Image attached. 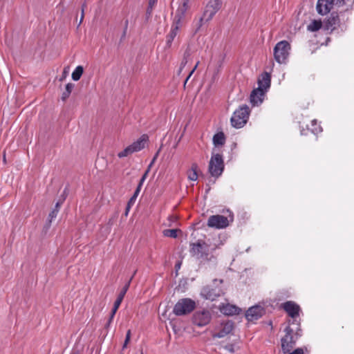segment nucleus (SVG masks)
<instances>
[{
  "label": "nucleus",
  "mask_w": 354,
  "mask_h": 354,
  "mask_svg": "<svg viewBox=\"0 0 354 354\" xmlns=\"http://www.w3.org/2000/svg\"><path fill=\"white\" fill-rule=\"evenodd\" d=\"M271 77L269 73H263L258 80V87L250 94V102L253 106H259L263 102L264 97L270 87Z\"/></svg>",
  "instance_id": "obj_1"
},
{
  "label": "nucleus",
  "mask_w": 354,
  "mask_h": 354,
  "mask_svg": "<svg viewBox=\"0 0 354 354\" xmlns=\"http://www.w3.org/2000/svg\"><path fill=\"white\" fill-rule=\"evenodd\" d=\"M250 108L248 105H241L233 113L231 118L232 125L239 129L243 127L249 118Z\"/></svg>",
  "instance_id": "obj_2"
},
{
  "label": "nucleus",
  "mask_w": 354,
  "mask_h": 354,
  "mask_svg": "<svg viewBox=\"0 0 354 354\" xmlns=\"http://www.w3.org/2000/svg\"><path fill=\"white\" fill-rule=\"evenodd\" d=\"M229 214L227 216H225L220 214L210 216L207 221V225L210 227L216 229H223L227 227L230 223L234 221L233 213L227 209V211Z\"/></svg>",
  "instance_id": "obj_3"
},
{
  "label": "nucleus",
  "mask_w": 354,
  "mask_h": 354,
  "mask_svg": "<svg viewBox=\"0 0 354 354\" xmlns=\"http://www.w3.org/2000/svg\"><path fill=\"white\" fill-rule=\"evenodd\" d=\"M196 308V302L190 298L180 299L173 308L176 316H183L191 313Z\"/></svg>",
  "instance_id": "obj_4"
},
{
  "label": "nucleus",
  "mask_w": 354,
  "mask_h": 354,
  "mask_svg": "<svg viewBox=\"0 0 354 354\" xmlns=\"http://www.w3.org/2000/svg\"><path fill=\"white\" fill-rule=\"evenodd\" d=\"M290 50V44L283 40L278 42L274 48V57L279 64H286Z\"/></svg>",
  "instance_id": "obj_5"
},
{
  "label": "nucleus",
  "mask_w": 354,
  "mask_h": 354,
  "mask_svg": "<svg viewBox=\"0 0 354 354\" xmlns=\"http://www.w3.org/2000/svg\"><path fill=\"white\" fill-rule=\"evenodd\" d=\"M186 10V3H184L183 6L179 8L175 15L174 24L171 26L169 33L167 36L166 44L167 46L170 47L171 44L174 39V38L177 35L178 30L179 29L180 19L184 12Z\"/></svg>",
  "instance_id": "obj_6"
},
{
  "label": "nucleus",
  "mask_w": 354,
  "mask_h": 354,
  "mask_svg": "<svg viewBox=\"0 0 354 354\" xmlns=\"http://www.w3.org/2000/svg\"><path fill=\"white\" fill-rule=\"evenodd\" d=\"M148 141V136L147 134H142V136L136 141L133 142L131 145L127 147L123 151L118 153L120 158L128 156L135 152L141 151L145 147Z\"/></svg>",
  "instance_id": "obj_7"
},
{
  "label": "nucleus",
  "mask_w": 354,
  "mask_h": 354,
  "mask_svg": "<svg viewBox=\"0 0 354 354\" xmlns=\"http://www.w3.org/2000/svg\"><path fill=\"white\" fill-rule=\"evenodd\" d=\"M288 324L285 329V335L281 339V349L283 353L290 352L295 345L297 339V336L293 335V328Z\"/></svg>",
  "instance_id": "obj_8"
},
{
  "label": "nucleus",
  "mask_w": 354,
  "mask_h": 354,
  "mask_svg": "<svg viewBox=\"0 0 354 354\" xmlns=\"http://www.w3.org/2000/svg\"><path fill=\"white\" fill-rule=\"evenodd\" d=\"M224 162L223 156L220 153H212L209 163V172L214 177L220 176L224 170Z\"/></svg>",
  "instance_id": "obj_9"
},
{
  "label": "nucleus",
  "mask_w": 354,
  "mask_h": 354,
  "mask_svg": "<svg viewBox=\"0 0 354 354\" xmlns=\"http://www.w3.org/2000/svg\"><path fill=\"white\" fill-rule=\"evenodd\" d=\"M209 246L202 240L196 243H190V253L198 259H207L209 256Z\"/></svg>",
  "instance_id": "obj_10"
},
{
  "label": "nucleus",
  "mask_w": 354,
  "mask_h": 354,
  "mask_svg": "<svg viewBox=\"0 0 354 354\" xmlns=\"http://www.w3.org/2000/svg\"><path fill=\"white\" fill-rule=\"evenodd\" d=\"M222 6L221 0H210L205 8L201 21H210Z\"/></svg>",
  "instance_id": "obj_11"
},
{
  "label": "nucleus",
  "mask_w": 354,
  "mask_h": 354,
  "mask_svg": "<svg viewBox=\"0 0 354 354\" xmlns=\"http://www.w3.org/2000/svg\"><path fill=\"white\" fill-rule=\"evenodd\" d=\"M223 295L221 287L217 286L207 285L201 290V295L205 299L214 301Z\"/></svg>",
  "instance_id": "obj_12"
},
{
  "label": "nucleus",
  "mask_w": 354,
  "mask_h": 354,
  "mask_svg": "<svg viewBox=\"0 0 354 354\" xmlns=\"http://www.w3.org/2000/svg\"><path fill=\"white\" fill-rule=\"evenodd\" d=\"M212 319V314L209 310L203 309L196 311L192 318L193 324L203 327L207 325Z\"/></svg>",
  "instance_id": "obj_13"
},
{
  "label": "nucleus",
  "mask_w": 354,
  "mask_h": 354,
  "mask_svg": "<svg viewBox=\"0 0 354 354\" xmlns=\"http://www.w3.org/2000/svg\"><path fill=\"white\" fill-rule=\"evenodd\" d=\"M281 308L292 319L289 321V324H295L297 322L296 318L299 315L300 306L295 301H288L281 304Z\"/></svg>",
  "instance_id": "obj_14"
},
{
  "label": "nucleus",
  "mask_w": 354,
  "mask_h": 354,
  "mask_svg": "<svg viewBox=\"0 0 354 354\" xmlns=\"http://www.w3.org/2000/svg\"><path fill=\"white\" fill-rule=\"evenodd\" d=\"M129 282H128L122 289V290L120 291V292L119 293V295H118V297L116 299V300L114 302V304H113V307L111 310V312L110 313V316H109V320L107 321L106 325H105V327L107 328L109 326V325L111 324V323L112 322L113 318H114V316L117 312V310H118L124 297V295L125 294L127 293L128 289H129Z\"/></svg>",
  "instance_id": "obj_15"
},
{
  "label": "nucleus",
  "mask_w": 354,
  "mask_h": 354,
  "mask_svg": "<svg viewBox=\"0 0 354 354\" xmlns=\"http://www.w3.org/2000/svg\"><path fill=\"white\" fill-rule=\"evenodd\" d=\"M266 313V309L260 305H255L248 308L245 316L248 322H253L260 319Z\"/></svg>",
  "instance_id": "obj_16"
},
{
  "label": "nucleus",
  "mask_w": 354,
  "mask_h": 354,
  "mask_svg": "<svg viewBox=\"0 0 354 354\" xmlns=\"http://www.w3.org/2000/svg\"><path fill=\"white\" fill-rule=\"evenodd\" d=\"M335 6L333 0H318L316 9L319 15H326L331 11Z\"/></svg>",
  "instance_id": "obj_17"
},
{
  "label": "nucleus",
  "mask_w": 354,
  "mask_h": 354,
  "mask_svg": "<svg viewBox=\"0 0 354 354\" xmlns=\"http://www.w3.org/2000/svg\"><path fill=\"white\" fill-rule=\"evenodd\" d=\"M221 328L218 333L212 334L213 338H222L230 334L234 328V322L231 320L223 322L221 323Z\"/></svg>",
  "instance_id": "obj_18"
},
{
  "label": "nucleus",
  "mask_w": 354,
  "mask_h": 354,
  "mask_svg": "<svg viewBox=\"0 0 354 354\" xmlns=\"http://www.w3.org/2000/svg\"><path fill=\"white\" fill-rule=\"evenodd\" d=\"M220 310L222 313L228 316L239 315L241 312V309L240 308L235 305L229 304L223 306Z\"/></svg>",
  "instance_id": "obj_19"
},
{
  "label": "nucleus",
  "mask_w": 354,
  "mask_h": 354,
  "mask_svg": "<svg viewBox=\"0 0 354 354\" xmlns=\"http://www.w3.org/2000/svg\"><path fill=\"white\" fill-rule=\"evenodd\" d=\"M62 203L63 201H57L55 204L54 209L49 213L48 219L44 226V227H46V229H48L50 227L52 223V220L57 217V214L59 211L60 206L62 204Z\"/></svg>",
  "instance_id": "obj_20"
},
{
  "label": "nucleus",
  "mask_w": 354,
  "mask_h": 354,
  "mask_svg": "<svg viewBox=\"0 0 354 354\" xmlns=\"http://www.w3.org/2000/svg\"><path fill=\"white\" fill-rule=\"evenodd\" d=\"M339 19L337 15L334 16L332 15L330 17L324 21V28L326 30L333 31L336 26L339 24Z\"/></svg>",
  "instance_id": "obj_21"
},
{
  "label": "nucleus",
  "mask_w": 354,
  "mask_h": 354,
  "mask_svg": "<svg viewBox=\"0 0 354 354\" xmlns=\"http://www.w3.org/2000/svg\"><path fill=\"white\" fill-rule=\"evenodd\" d=\"M212 140L213 144L216 147L223 146L225 143L226 137L225 134H214Z\"/></svg>",
  "instance_id": "obj_22"
},
{
  "label": "nucleus",
  "mask_w": 354,
  "mask_h": 354,
  "mask_svg": "<svg viewBox=\"0 0 354 354\" xmlns=\"http://www.w3.org/2000/svg\"><path fill=\"white\" fill-rule=\"evenodd\" d=\"M322 26L321 20H313L307 26V30L310 32H315L319 30Z\"/></svg>",
  "instance_id": "obj_23"
},
{
  "label": "nucleus",
  "mask_w": 354,
  "mask_h": 354,
  "mask_svg": "<svg viewBox=\"0 0 354 354\" xmlns=\"http://www.w3.org/2000/svg\"><path fill=\"white\" fill-rule=\"evenodd\" d=\"M139 193L140 192H138L137 191L135 190L133 196L129 200V201H128V203L127 204V206H126V209H125V212H124V216H127L128 215L130 209L131 208V207L135 203L136 200L138 196L139 195Z\"/></svg>",
  "instance_id": "obj_24"
},
{
  "label": "nucleus",
  "mask_w": 354,
  "mask_h": 354,
  "mask_svg": "<svg viewBox=\"0 0 354 354\" xmlns=\"http://www.w3.org/2000/svg\"><path fill=\"white\" fill-rule=\"evenodd\" d=\"M308 129L311 133H321L323 129L317 120H313L310 122V127L308 126Z\"/></svg>",
  "instance_id": "obj_25"
},
{
  "label": "nucleus",
  "mask_w": 354,
  "mask_h": 354,
  "mask_svg": "<svg viewBox=\"0 0 354 354\" xmlns=\"http://www.w3.org/2000/svg\"><path fill=\"white\" fill-rule=\"evenodd\" d=\"M183 134H181L180 136H178V135H176L174 138H173V134H169V138L167 142H169V146H171L172 148L175 149L177 147L179 142L182 139Z\"/></svg>",
  "instance_id": "obj_26"
},
{
  "label": "nucleus",
  "mask_w": 354,
  "mask_h": 354,
  "mask_svg": "<svg viewBox=\"0 0 354 354\" xmlns=\"http://www.w3.org/2000/svg\"><path fill=\"white\" fill-rule=\"evenodd\" d=\"M84 72V68L82 66H77L73 72L72 73L71 77L74 81H78Z\"/></svg>",
  "instance_id": "obj_27"
},
{
  "label": "nucleus",
  "mask_w": 354,
  "mask_h": 354,
  "mask_svg": "<svg viewBox=\"0 0 354 354\" xmlns=\"http://www.w3.org/2000/svg\"><path fill=\"white\" fill-rule=\"evenodd\" d=\"M181 232L179 229H167L163 231L164 236L171 238H176L178 232Z\"/></svg>",
  "instance_id": "obj_28"
},
{
  "label": "nucleus",
  "mask_w": 354,
  "mask_h": 354,
  "mask_svg": "<svg viewBox=\"0 0 354 354\" xmlns=\"http://www.w3.org/2000/svg\"><path fill=\"white\" fill-rule=\"evenodd\" d=\"M73 88H74V84L72 83H68L66 85V90H65V91L63 92L62 95V100H65L66 99H67L69 97Z\"/></svg>",
  "instance_id": "obj_29"
},
{
  "label": "nucleus",
  "mask_w": 354,
  "mask_h": 354,
  "mask_svg": "<svg viewBox=\"0 0 354 354\" xmlns=\"http://www.w3.org/2000/svg\"><path fill=\"white\" fill-rule=\"evenodd\" d=\"M197 168L198 166L196 164H193L192 165V171H189L188 174V178L189 180L192 181H195L198 178V174H197Z\"/></svg>",
  "instance_id": "obj_30"
},
{
  "label": "nucleus",
  "mask_w": 354,
  "mask_h": 354,
  "mask_svg": "<svg viewBox=\"0 0 354 354\" xmlns=\"http://www.w3.org/2000/svg\"><path fill=\"white\" fill-rule=\"evenodd\" d=\"M149 171H148L147 170L145 171V172L144 173V174L142 175V176L141 177L140 181H139V183L136 189V191H137L138 192H140V190H141V188H142V186L145 182V180H146L147 176H148V174H149Z\"/></svg>",
  "instance_id": "obj_31"
},
{
  "label": "nucleus",
  "mask_w": 354,
  "mask_h": 354,
  "mask_svg": "<svg viewBox=\"0 0 354 354\" xmlns=\"http://www.w3.org/2000/svg\"><path fill=\"white\" fill-rule=\"evenodd\" d=\"M190 56V53L189 50H186L184 53V57H183V59L181 62V64H180V69L182 70L185 66V65L187 64L188 62V58Z\"/></svg>",
  "instance_id": "obj_32"
},
{
  "label": "nucleus",
  "mask_w": 354,
  "mask_h": 354,
  "mask_svg": "<svg viewBox=\"0 0 354 354\" xmlns=\"http://www.w3.org/2000/svg\"><path fill=\"white\" fill-rule=\"evenodd\" d=\"M157 1L158 0H149V6H148V8L147 10V15H151L153 8L155 6V4L156 3Z\"/></svg>",
  "instance_id": "obj_33"
},
{
  "label": "nucleus",
  "mask_w": 354,
  "mask_h": 354,
  "mask_svg": "<svg viewBox=\"0 0 354 354\" xmlns=\"http://www.w3.org/2000/svg\"><path fill=\"white\" fill-rule=\"evenodd\" d=\"M234 346L235 345L234 344H227L223 346V348L231 353H234L235 352Z\"/></svg>",
  "instance_id": "obj_34"
},
{
  "label": "nucleus",
  "mask_w": 354,
  "mask_h": 354,
  "mask_svg": "<svg viewBox=\"0 0 354 354\" xmlns=\"http://www.w3.org/2000/svg\"><path fill=\"white\" fill-rule=\"evenodd\" d=\"M295 324H296L298 326L295 332L293 330V335L295 336H297V339H299V338L301 336V329L300 328L299 323L296 322Z\"/></svg>",
  "instance_id": "obj_35"
},
{
  "label": "nucleus",
  "mask_w": 354,
  "mask_h": 354,
  "mask_svg": "<svg viewBox=\"0 0 354 354\" xmlns=\"http://www.w3.org/2000/svg\"><path fill=\"white\" fill-rule=\"evenodd\" d=\"M158 154H159V151H158L156 153V154L154 155V156H153V159L151 160V161L150 164L148 165V167H147V170L148 171H150L151 167H152V165L154 164V162H155V161H156V158H158Z\"/></svg>",
  "instance_id": "obj_36"
},
{
  "label": "nucleus",
  "mask_w": 354,
  "mask_h": 354,
  "mask_svg": "<svg viewBox=\"0 0 354 354\" xmlns=\"http://www.w3.org/2000/svg\"><path fill=\"white\" fill-rule=\"evenodd\" d=\"M333 1L335 3V6H337V7H341V6L345 5L347 1H348V0H333Z\"/></svg>",
  "instance_id": "obj_37"
},
{
  "label": "nucleus",
  "mask_w": 354,
  "mask_h": 354,
  "mask_svg": "<svg viewBox=\"0 0 354 354\" xmlns=\"http://www.w3.org/2000/svg\"><path fill=\"white\" fill-rule=\"evenodd\" d=\"M286 354H304V350L301 348H297L295 349L292 352H288Z\"/></svg>",
  "instance_id": "obj_38"
},
{
  "label": "nucleus",
  "mask_w": 354,
  "mask_h": 354,
  "mask_svg": "<svg viewBox=\"0 0 354 354\" xmlns=\"http://www.w3.org/2000/svg\"><path fill=\"white\" fill-rule=\"evenodd\" d=\"M130 338H131V330H128L127 332V334H126L125 339H124V342H126V344H128L129 342Z\"/></svg>",
  "instance_id": "obj_39"
},
{
  "label": "nucleus",
  "mask_w": 354,
  "mask_h": 354,
  "mask_svg": "<svg viewBox=\"0 0 354 354\" xmlns=\"http://www.w3.org/2000/svg\"><path fill=\"white\" fill-rule=\"evenodd\" d=\"M199 64V62H197L196 64L195 65L194 68L192 70V71L190 72L189 75H188V77H187L186 80H185V83L187 82L188 79L190 77V76L192 75V73H194V71L196 70V68H197L198 65Z\"/></svg>",
  "instance_id": "obj_40"
},
{
  "label": "nucleus",
  "mask_w": 354,
  "mask_h": 354,
  "mask_svg": "<svg viewBox=\"0 0 354 354\" xmlns=\"http://www.w3.org/2000/svg\"><path fill=\"white\" fill-rule=\"evenodd\" d=\"M180 266H181V262L180 261H178L176 263L175 265V268L176 270L179 269L180 268Z\"/></svg>",
  "instance_id": "obj_41"
},
{
  "label": "nucleus",
  "mask_w": 354,
  "mask_h": 354,
  "mask_svg": "<svg viewBox=\"0 0 354 354\" xmlns=\"http://www.w3.org/2000/svg\"><path fill=\"white\" fill-rule=\"evenodd\" d=\"M85 6V5H83L82 6V17H81V19H80V22H82V19H83V17H84V7Z\"/></svg>",
  "instance_id": "obj_42"
},
{
  "label": "nucleus",
  "mask_w": 354,
  "mask_h": 354,
  "mask_svg": "<svg viewBox=\"0 0 354 354\" xmlns=\"http://www.w3.org/2000/svg\"><path fill=\"white\" fill-rule=\"evenodd\" d=\"M70 354H79L78 351H73Z\"/></svg>",
  "instance_id": "obj_43"
},
{
  "label": "nucleus",
  "mask_w": 354,
  "mask_h": 354,
  "mask_svg": "<svg viewBox=\"0 0 354 354\" xmlns=\"http://www.w3.org/2000/svg\"><path fill=\"white\" fill-rule=\"evenodd\" d=\"M128 344H126V342H124V344H123V346H122V348H124L127 347Z\"/></svg>",
  "instance_id": "obj_44"
},
{
  "label": "nucleus",
  "mask_w": 354,
  "mask_h": 354,
  "mask_svg": "<svg viewBox=\"0 0 354 354\" xmlns=\"http://www.w3.org/2000/svg\"><path fill=\"white\" fill-rule=\"evenodd\" d=\"M209 190H210V187H208L206 189V190H205L206 194H207V193L209 192Z\"/></svg>",
  "instance_id": "obj_45"
},
{
  "label": "nucleus",
  "mask_w": 354,
  "mask_h": 354,
  "mask_svg": "<svg viewBox=\"0 0 354 354\" xmlns=\"http://www.w3.org/2000/svg\"><path fill=\"white\" fill-rule=\"evenodd\" d=\"M3 162L6 163V154L5 153H3Z\"/></svg>",
  "instance_id": "obj_46"
},
{
  "label": "nucleus",
  "mask_w": 354,
  "mask_h": 354,
  "mask_svg": "<svg viewBox=\"0 0 354 354\" xmlns=\"http://www.w3.org/2000/svg\"><path fill=\"white\" fill-rule=\"evenodd\" d=\"M170 218L172 219V221H174L176 219V218L174 216H171Z\"/></svg>",
  "instance_id": "obj_47"
},
{
  "label": "nucleus",
  "mask_w": 354,
  "mask_h": 354,
  "mask_svg": "<svg viewBox=\"0 0 354 354\" xmlns=\"http://www.w3.org/2000/svg\"><path fill=\"white\" fill-rule=\"evenodd\" d=\"M133 277H134V275H132V276L131 277V279H133ZM131 280V279H130V280H129V283H130Z\"/></svg>",
  "instance_id": "obj_48"
},
{
  "label": "nucleus",
  "mask_w": 354,
  "mask_h": 354,
  "mask_svg": "<svg viewBox=\"0 0 354 354\" xmlns=\"http://www.w3.org/2000/svg\"><path fill=\"white\" fill-rule=\"evenodd\" d=\"M133 277H134V275H132V276L131 277V279H133ZM131 280V279H130V280H129V283H130Z\"/></svg>",
  "instance_id": "obj_49"
},
{
  "label": "nucleus",
  "mask_w": 354,
  "mask_h": 354,
  "mask_svg": "<svg viewBox=\"0 0 354 354\" xmlns=\"http://www.w3.org/2000/svg\"><path fill=\"white\" fill-rule=\"evenodd\" d=\"M133 277H134V275H132V276L131 277V279H133ZM131 280V279H130V280H129V283H130Z\"/></svg>",
  "instance_id": "obj_50"
},
{
  "label": "nucleus",
  "mask_w": 354,
  "mask_h": 354,
  "mask_svg": "<svg viewBox=\"0 0 354 354\" xmlns=\"http://www.w3.org/2000/svg\"><path fill=\"white\" fill-rule=\"evenodd\" d=\"M219 282H220V283H223V280H222V279H220V280H219Z\"/></svg>",
  "instance_id": "obj_51"
},
{
  "label": "nucleus",
  "mask_w": 354,
  "mask_h": 354,
  "mask_svg": "<svg viewBox=\"0 0 354 354\" xmlns=\"http://www.w3.org/2000/svg\"><path fill=\"white\" fill-rule=\"evenodd\" d=\"M216 281H218V280H217V279H214V283H215Z\"/></svg>",
  "instance_id": "obj_52"
},
{
  "label": "nucleus",
  "mask_w": 354,
  "mask_h": 354,
  "mask_svg": "<svg viewBox=\"0 0 354 354\" xmlns=\"http://www.w3.org/2000/svg\"><path fill=\"white\" fill-rule=\"evenodd\" d=\"M141 354H143V353H141Z\"/></svg>",
  "instance_id": "obj_53"
}]
</instances>
